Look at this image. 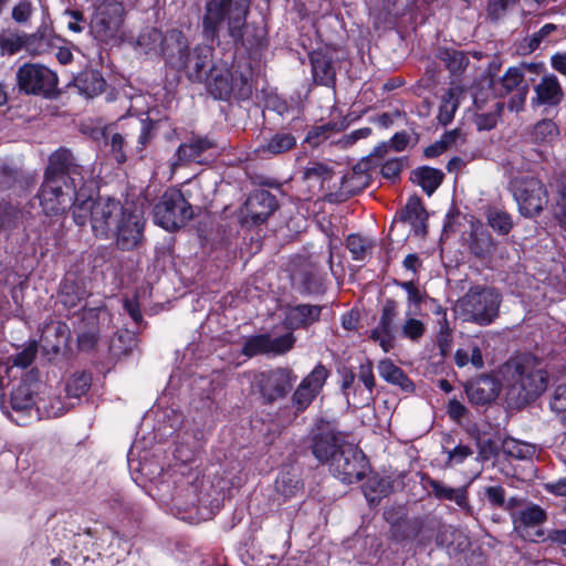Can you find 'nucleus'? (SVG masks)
<instances>
[{
  "instance_id": "44",
  "label": "nucleus",
  "mask_w": 566,
  "mask_h": 566,
  "mask_svg": "<svg viewBox=\"0 0 566 566\" xmlns=\"http://www.w3.org/2000/svg\"><path fill=\"white\" fill-rule=\"evenodd\" d=\"M489 226L501 235H506L513 228L512 217L499 208H490L486 211Z\"/></svg>"
},
{
  "instance_id": "25",
  "label": "nucleus",
  "mask_w": 566,
  "mask_h": 566,
  "mask_svg": "<svg viewBox=\"0 0 566 566\" xmlns=\"http://www.w3.org/2000/svg\"><path fill=\"white\" fill-rule=\"evenodd\" d=\"M216 142L208 136H193L186 143L179 145L176 150L177 164L188 163L201 164V157L210 149L216 148Z\"/></svg>"
},
{
  "instance_id": "15",
  "label": "nucleus",
  "mask_w": 566,
  "mask_h": 566,
  "mask_svg": "<svg viewBox=\"0 0 566 566\" xmlns=\"http://www.w3.org/2000/svg\"><path fill=\"white\" fill-rule=\"evenodd\" d=\"M328 370L322 364H318L314 369L302 379L292 396V407L297 411H304L315 399L322 390Z\"/></svg>"
},
{
  "instance_id": "1",
  "label": "nucleus",
  "mask_w": 566,
  "mask_h": 566,
  "mask_svg": "<svg viewBox=\"0 0 566 566\" xmlns=\"http://www.w3.org/2000/svg\"><path fill=\"white\" fill-rule=\"evenodd\" d=\"M91 172L80 165L67 148H59L49 157L38 198L46 216H57L80 203V192H87Z\"/></svg>"
},
{
  "instance_id": "34",
  "label": "nucleus",
  "mask_w": 566,
  "mask_h": 566,
  "mask_svg": "<svg viewBox=\"0 0 566 566\" xmlns=\"http://www.w3.org/2000/svg\"><path fill=\"white\" fill-rule=\"evenodd\" d=\"M444 174L442 170L429 166L418 167L411 172V180L431 196L442 184Z\"/></svg>"
},
{
  "instance_id": "22",
  "label": "nucleus",
  "mask_w": 566,
  "mask_h": 566,
  "mask_svg": "<svg viewBox=\"0 0 566 566\" xmlns=\"http://www.w3.org/2000/svg\"><path fill=\"white\" fill-rule=\"evenodd\" d=\"M465 392L471 403L484 406L493 402L500 394V382L483 375L465 384Z\"/></svg>"
},
{
  "instance_id": "62",
  "label": "nucleus",
  "mask_w": 566,
  "mask_h": 566,
  "mask_svg": "<svg viewBox=\"0 0 566 566\" xmlns=\"http://www.w3.org/2000/svg\"><path fill=\"white\" fill-rule=\"evenodd\" d=\"M336 124H323L319 126L313 127L308 133L306 139L314 145H317L321 139L327 138V133L334 129Z\"/></svg>"
},
{
  "instance_id": "29",
  "label": "nucleus",
  "mask_w": 566,
  "mask_h": 566,
  "mask_svg": "<svg viewBox=\"0 0 566 566\" xmlns=\"http://www.w3.org/2000/svg\"><path fill=\"white\" fill-rule=\"evenodd\" d=\"M536 96L533 103L538 105L556 106L563 99V90L555 75H545L535 86Z\"/></svg>"
},
{
  "instance_id": "11",
  "label": "nucleus",
  "mask_w": 566,
  "mask_h": 566,
  "mask_svg": "<svg viewBox=\"0 0 566 566\" xmlns=\"http://www.w3.org/2000/svg\"><path fill=\"white\" fill-rule=\"evenodd\" d=\"M145 218L143 211L126 203L124 213L111 233L116 239V245L123 251H130L137 248L144 239Z\"/></svg>"
},
{
  "instance_id": "7",
  "label": "nucleus",
  "mask_w": 566,
  "mask_h": 566,
  "mask_svg": "<svg viewBox=\"0 0 566 566\" xmlns=\"http://www.w3.org/2000/svg\"><path fill=\"white\" fill-rule=\"evenodd\" d=\"M93 13L90 32L99 42L109 43L119 36L125 9L119 0H88Z\"/></svg>"
},
{
  "instance_id": "20",
  "label": "nucleus",
  "mask_w": 566,
  "mask_h": 566,
  "mask_svg": "<svg viewBox=\"0 0 566 566\" xmlns=\"http://www.w3.org/2000/svg\"><path fill=\"white\" fill-rule=\"evenodd\" d=\"M45 45H48L46 29H39L30 35L10 31L0 34L1 51L9 55L18 53L23 48L32 53H41Z\"/></svg>"
},
{
  "instance_id": "37",
  "label": "nucleus",
  "mask_w": 566,
  "mask_h": 566,
  "mask_svg": "<svg viewBox=\"0 0 566 566\" xmlns=\"http://www.w3.org/2000/svg\"><path fill=\"white\" fill-rule=\"evenodd\" d=\"M378 373L382 379L392 385L399 386L405 391H411L413 389L412 381L403 370L389 359H384L379 363Z\"/></svg>"
},
{
  "instance_id": "41",
  "label": "nucleus",
  "mask_w": 566,
  "mask_h": 566,
  "mask_svg": "<svg viewBox=\"0 0 566 566\" xmlns=\"http://www.w3.org/2000/svg\"><path fill=\"white\" fill-rule=\"evenodd\" d=\"M275 490L282 494L284 499H290L302 492L303 483L296 473L286 471L277 476Z\"/></svg>"
},
{
  "instance_id": "47",
  "label": "nucleus",
  "mask_w": 566,
  "mask_h": 566,
  "mask_svg": "<svg viewBox=\"0 0 566 566\" xmlns=\"http://www.w3.org/2000/svg\"><path fill=\"white\" fill-rule=\"evenodd\" d=\"M35 403L29 386L20 385L13 389L11 394V407L14 411H27Z\"/></svg>"
},
{
  "instance_id": "42",
  "label": "nucleus",
  "mask_w": 566,
  "mask_h": 566,
  "mask_svg": "<svg viewBox=\"0 0 566 566\" xmlns=\"http://www.w3.org/2000/svg\"><path fill=\"white\" fill-rule=\"evenodd\" d=\"M558 135V127L552 119H542L534 125L531 132V139L537 144H551Z\"/></svg>"
},
{
  "instance_id": "33",
  "label": "nucleus",
  "mask_w": 566,
  "mask_h": 566,
  "mask_svg": "<svg viewBox=\"0 0 566 566\" xmlns=\"http://www.w3.org/2000/svg\"><path fill=\"white\" fill-rule=\"evenodd\" d=\"M86 295L85 287L75 279L66 276L61 283L59 300L69 310L80 306Z\"/></svg>"
},
{
  "instance_id": "56",
  "label": "nucleus",
  "mask_w": 566,
  "mask_h": 566,
  "mask_svg": "<svg viewBox=\"0 0 566 566\" xmlns=\"http://www.w3.org/2000/svg\"><path fill=\"white\" fill-rule=\"evenodd\" d=\"M346 247L352 253L354 260L360 261L365 258L367 252V244L361 237L357 234L348 235L346 240Z\"/></svg>"
},
{
  "instance_id": "8",
  "label": "nucleus",
  "mask_w": 566,
  "mask_h": 566,
  "mask_svg": "<svg viewBox=\"0 0 566 566\" xmlns=\"http://www.w3.org/2000/svg\"><path fill=\"white\" fill-rule=\"evenodd\" d=\"M154 221L167 231H175L185 226L192 217L191 205L181 191L168 189L155 205Z\"/></svg>"
},
{
  "instance_id": "4",
  "label": "nucleus",
  "mask_w": 566,
  "mask_h": 566,
  "mask_svg": "<svg viewBox=\"0 0 566 566\" xmlns=\"http://www.w3.org/2000/svg\"><path fill=\"white\" fill-rule=\"evenodd\" d=\"M94 184L85 192H80V203L73 210V219L77 226H84L90 220L92 231L95 237L108 239L113 232L117 220L124 213L126 205H122L119 200L99 197L93 199Z\"/></svg>"
},
{
  "instance_id": "38",
  "label": "nucleus",
  "mask_w": 566,
  "mask_h": 566,
  "mask_svg": "<svg viewBox=\"0 0 566 566\" xmlns=\"http://www.w3.org/2000/svg\"><path fill=\"white\" fill-rule=\"evenodd\" d=\"M164 33L157 28H145L136 39V49L145 54L159 55Z\"/></svg>"
},
{
  "instance_id": "27",
  "label": "nucleus",
  "mask_w": 566,
  "mask_h": 566,
  "mask_svg": "<svg viewBox=\"0 0 566 566\" xmlns=\"http://www.w3.org/2000/svg\"><path fill=\"white\" fill-rule=\"evenodd\" d=\"M340 389L347 403L354 408L366 407L374 400L373 392L356 382V375L352 370L342 373Z\"/></svg>"
},
{
  "instance_id": "58",
  "label": "nucleus",
  "mask_w": 566,
  "mask_h": 566,
  "mask_svg": "<svg viewBox=\"0 0 566 566\" xmlns=\"http://www.w3.org/2000/svg\"><path fill=\"white\" fill-rule=\"evenodd\" d=\"M304 175L306 179L317 178L327 180L332 178L333 170L331 167L323 163H312L308 167H306Z\"/></svg>"
},
{
  "instance_id": "49",
  "label": "nucleus",
  "mask_w": 566,
  "mask_h": 566,
  "mask_svg": "<svg viewBox=\"0 0 566 566\" xmlns=\"http://www.w3.org/2000/svg\"><path fill=\"white\" fill-rule=\"evenodd\" d=\"M518 1L520 0H488V18L493 22L500 21Z\"/></svg>"
},
{
  "instance_id": "63",
  "label": "nucleus",
  "mask_w": 566,
  "mask_h": 566,
  "mask_svg": "<svg viewBox=\"0 0 566 566\" xmlns=\"http://www.w3.org/2000/svg\"><path fill=\"white\" fill-rule=\"evenodd\" d=\"M484 342L478 343L476 340H470L468 344V349L470 353V363L475 368H482L484 365L483 357H482V345Z\"/></svg>"
},
{
  "instance_id": "54",
  "label": "nucleus",
  "mask_w": 566,
  "mask_h": 566,
  "mask_svg": "<svg viewBox=\"0 0 566 566\" xmlns=\"http://www.w3.org/2000/svg\"><path fill=\"white\" fill-rule=\"evenodd\" d=\"M504 450L509 455L516 459H526L534 453L533 446L514 439L504 442Z\"/></svg>"
},
{
  "instance_id": "35",
  "label": "nucleus",
  "mask_w": 566,
  "mask_h": 566,
  "mask_svg": "<svg viewBox=\"0 0 566 566\" xmlns=\"http://www.w3.org/2000/svg\"><path fill=\"white\" fill-rule=\"evenodd\" d=\"M437 57L444 63L449 72L454 75H461L469 65V56L461 50L453 48H441Z\"/></svg>"
},
{
  "instance_id": "60",
  "label": "nucleus",
  "mask_w": 566,
  "mask_h": 566,
  "mask_svg": "<svg viewBox=\"0 0 566 566\" xmlns=\"http://www.w3.org/2000/svg\"><path fill=\"white\" fill-rule=\"evenodd\" d=\"M358 384H363V387L367 388L368 390H370L373 392L374 390V387H375V377H374V373H373V365L371 363H366V364H361L359 366V370H358Z\"/></svg>"
},
{
  "instance_id": "52",
  "label": "nucleus",
  "mask_w": 566,
  "mask_h": 566,
  "mask_svg": "<svg viewBox=\"0 0 566 566\" xmlns=\"http://www.w3.org/2000/svg\"><path fill=\"white\" fill-rule=\"evenodd\" d=\"M483 495L493 509H505L506 491L502 485H488L483 488Z\"/></svg>"
},
{
  "instance_id": "30",
  "label": "nucleus",
  "mask_w": 566,
  "mask_h": 566,
  "mask_svg": "<svg viewBox=\"0 0 566 566\" xmlns=\"http://www.w3.org/2000/svg\"><path fill=\"white\" fill-rule=\"evenodd\" d=\"M368 161L367 159L366 161L358 163L350 171L343 176L340 189L344 192L355 195L368 187L370 181V176L367 172Z\"/></svg>"
},
{
  "instance_id": "53",
  "label": "nucleus",
  "mask_w": 566,
  "mask_h": 566,
  "mask_svg": "<svg viewBox=\"0 0 566 566\" xmlns=\"http://www.w3.org/2000/svg\"><path fill=\"white\" fill-rule=\"evenodd\" d=\"M426 332V326L422 321L408 317L401 326V335L410 340H419Z\"/></svg>"
},
{
  "instance_id": "48",
  "label": "nucleus",
  "mask_w": 566,
  "mask_h": 566,
  "mask_svg": "<svg viewBox=\"0 0 566 566\" xmlns=\"http://www.w3.org/2000/svg\"><path fill=\"white\" fill-rule=\"evenodd\" d=\"M545 520V511L539 505L532 504L518 512L515 522H518L520 524L530 527L539 525Z\"/></svg>"
},
{
  "instance_id": "13",
  "label": "nucleus",
  "mask_w": 566,
  "mask_h": 566,
  "mask_svg": "<svg viewBox=\"0 0 566 566\" xmlns=\"http://www.w3.org/2000/svg\"><path fill=\"white\" fill-rule=\"evenodd\" d=\"M296 375L289 367H277L261 371L255 376V385L268 402L285 397L292 389Z\"/></svg>"
},
{
  "instance_id": "26",
  "label": "nucleus",
  "mask_w": 566,
  "mask_h": 566,
  "mask_svg": "<svg viewBox=\"0 0 566 566\" xmlns=\"http://www.w3.org/2000/svg\"><path fill=\"white\" fill-rule=\"evenodd\" d=\"M416 0H381L380 7L371 14L375 24L379 27L392 25L398 18L413 9Z\"/></svg>"
},
{
  "instance_id": "19",
  "label": "nucleus",
  "mask_w": 566,
  "mask_h": 566,
  "mask_svg": "<svg viewBox=\"0 0 566 566\" xmlns=\"http://www.w3.org/2000/svg\"><path fill=\"white\" fill-rule=\"evenodd\" d=\"M277 209L275 197L265 189H259L250 193L244 202L242 216L244 222L251 221L252 224H260Z\"/></svg>"
},
{
  "instance_id": "40",
  "label": "nucleus",
  "mask_w": 566,
  "mask_h": 566,
  "mask_svg": "<svg viewBox=\"0 0 566 566\" xmlns=\"http://www.w3.org/2000/svg\"><path fill=\"white\" fill-rule=\"evenodd\" d=\"M76 83L78 88L90 97H93L102 93L106 85L105 80L96 71H86L82 73L76 78Z\"/></svg>"
},
{
  "instance_id": "46",
  "label": "nucleus",
  "mask_w": 566,
  "mask_h": 566,
  "mask_svg": "<svg viewBox=\"0 0 566 566\" xmlns=\"http://www.w3.org/2000/svg\"><path fill=\"white\" fill-rule=\"evenodd\" d=\"M301 291L305 294H318L324 291V276L316 270L305 271L300 280Z\"/></svg>"
},
{
  "instance_id": "5",
  "label": "nucleus",
  "mask_w": 566,
  "mask_h": 566,
  "mask_svg": "<svg viewBox=\"0 0 566 566\" xmlns=\"http://www.w3.org/2000/svg\"><path fill=\"white\" fill-rule=\"evenodd\" d=\"M251 69L245 65L243 69L238 66L232 71L227 62L217 61L211 65V70L203 80L209 93L218 99H228L231 94H237L240 98H248L252 93Z\"/></svg>"
},
{
  "instance_id": "50",
  "label": "nucleus",
  "mask_w": 566,
  "mask_h": 566,
  "mask_svg": "<svg viewBox=\"0 0 566 566\" xmlns=\"http://www.w3.org/2000/svg\"><path fill=\"white\" fill-rule=\"evenodd\" d=\"M558 25L554 23L544 24L537 32L527 38V46L531 51H535L543 42H549L553 33L558 31Z\"/></svg>"
},
{
  "instance_id": "51",
  "label": "nucleus",
  "mask_w": 566,
  "mask_h": 566,
  "mask_svg": "<svg viewBox=\"0 0 566 566\" xmlns=\"http://www.w3.org/2000/svg\"><path fill=\"white\" fill-rule=\"evenodd\" d=\"M549 407L562 421L566 422V385H558L554 389Z\"/></svg>"
},
{
  "instance_id": "43",
  "label": "nucleus",
  "mask_w": 566,
  "mask_h": 566,
  "mask_svg": "<svg viewBox=\"0 0 566 566\" xmlns=\"http://www.w3.org/2000/svg\"><path fill=\"white\" fill-rule=\"evenodd\" d=\"M311 63L314 80L318 84L329 85L334 81V71L331 61L324 55H313Z\"/></svg>"
},
{
  "instance_id": "39",
  "label": "nucleus",
  "mask_w": 566,
  "mask_h": 566,
  "mask_svg": "<svg viewBox=\"0 0 566 566\" xmlns=\"http://www.w3.org/2000/svg\"><path fill=\"white\" fill-rule=\"evenodd\" d=\"M460 95L461 90L459 87H451L443 94L438 114L440 124L448 125L451 123L459 106Z\"/></svg>"
},
{
  "instance_id": "6",
  "label": "nucleus",
  "mask_w": 566,
  "mask_h": 566,
  "mask_svg": "<svg viewBox=\"0 0 566 566\" xmlns=\"http://www.w3.org/2000/svg\"><path fill=\"white\" fill-rule=\"evenodd\" d=\"M500 304L501 295L495 289L475 286L457 302L455 310L463 321L486 326L497 317Z\"/></svg>"
},
{
  "instance_id": "59",
  "label": "nucleus",
  "mask_w": 566,
  "mask_h": 566,
  "mask_svg": "<svg viewBox=\"0 0 566 566\" xmlns=\"http://www.w3.org/2000/svg\"><path fill=\"white\" fill-rule=\"evenodd\" d=\"M38 348L35 344H30L13 358V365L22 368L29 367L35 358Z\"/></svg>"
},
{
  "instance_id": "23",
  "label": "nucleus",
  "mask_w": 566,
  "mask_h": 566,
  "mask_svg": "<svg viewBox=\"0 0 566 566\" xmlns=\"http://www.w3.org/2000/svg\"><path fill=\"white\" fill-rule=\"evenodd\" d=\"M427 218L428 213L420 198L412 196L407 200L405 207L396 213L395 222L409 223L415 235L424 237L427 233Z\"/></svg>"
},
{
  "instance_id": "61",
  "label": "nucleus",
  "mask_w": 566,
  "mask_h": 566,
  "mask_svg": "<svg viewBox=\"0 0 566 566\" xmlns=\"http://www.w3.org/2000/svg\"><path fill=\"white\" fill-rule=\"evenodd\" d=\"M32 13L31 3L27 0L20 1L12 9V19L15 22L23 23L27 22Z\"/></svg>"
},
{
  "instance_id": "28",
  "label": "nucleus",
  "mask_w": 566,
  "mask_h": 566,
  "mask_svg": "<svg viewBox=\"0 0 566 566\" xmlns=\"http://www.w3.org/2000/svg\"><path fill=\"white\" fill-rule=\"evenodd\" d=\"M524 82V72L521 67H510L501 78V84L504 88V93H511L516 90L517 94L510 102L511 111L518 112L526 99L527 84Z\"/></svg>"
},
{
  "instance_id": "18",
  "label": "nucleus",
  "mask_w": 566,
  "mask_h": 566,
  "mask_svg": "<svg viewBox=\"0 0 566 566\" xmlns=\"http://www.w3.org/2000/svg\"><path fill=\"white\" fill-rule=\"evenodd\" d=\"M311 450L315 459L321 463L329 464L332 458L337 454L340 444L346 441L328 426H317L312 431Z\"/></svg>"
},
{
  "instance_id": "3",
  "label": "nucleus",
  "mask_w": 566,
  "mask_h": 566,
  "mask_svg": "<svg viewBox=\"0 0 566 566\" xmlns=\"http://www.w3.org/2000/svg\"><path fill=\"white\" fill-rule=\"evenodd\" d=\"M506 390L507 403L522 408L538 398L547 388L548 376L537 358L520 355L507 360L500 369Z\"/></svg>"
},
{
  "instance_id": "16",
  "label": "nucleus",
  "mask_w": 566,
  "mask_h": 566,
  "mask_svg": "<svg viewBox=\"0 0 566 566\" xmlns=\"http://www.w3.org/2000/svg\"><path fill=\"white\" fill-rule=\"evenodd\" d=\"M399 315V305L392 298H387L381 307L378 325L370 331V338L378 343L384 352H389L394 346Z\"/></svg>"
},
{
  "instance_id": "21",
  "label": "nucleus",
  "mask_w": 566,
  "mask_h": 566,
  "mask_svg": "<svg viewBox=\"0 0 566 566\" xmlns=\"http://www.w3.org/2000/svg\"><path fill=\"white\" fill-rule=\"evenodd\" d=\"M189 42L179 29H171L164 33L163 50L160 54L172 69H180V63L189 53Z\"/></svg>"
},
{
  "instance_id": "64",
  "label": "nucleus",
  "mask_w": 566,
  "mask_h": 566,
  "mask_svg": "<svg viewBox=\"0 0 566 566\" xmlns=\"http://www.w3.org/2000/svg\"><path fill=\"white\" fill-rule=\"evenodd\" d=\"M472 453L469 447L459 444L448 452V460L452 464H460Z\"/></svg>"
},
{
  "instance_id": "14",
  "label": "nucleus",
  "mask_w": 566,
  "mask_h": 566,
  "mask_svg": "<svg viewBox=\"0 0 566 566\" xmlns=\"http://www.w3.org/2000/svg\"><path fill=\"white\" fill-rule=\"evenodd\" d=\"M293 333L272 337L270 334H259L250 336L245 339L242 354L248 357L256 355L280 356L290 352L295 344Z\"/></svg>"
},
{
  "instance_id": "17",
  "label": "nucleus",
  "mask_w": 566,
  "mask_h": 566,
  "mask_svg": "<svg viewBox=\"0 0 566 566\" xmlns=\"http://www.w3.org/2000/svg\"><path fill=\"white\" fill-rule=\"evenodd\" d=\"M213 52L214 50L210 45H197L189 51L178 70H182L189 81L202 83L207 78L211 65L217 63L213 61Z\"/></svg>"
},
{
  "instance_id": "31",
  "label": "nucleus",
  "mask_w": 566,
  "mask_h": 566,
  "mask_svg": "<svg viewBox=\"0 0 566 566\" xmlns=\"http://www.w3.org/2000/svg\"><path fill=\"white\" fill-rule=\"evenodd\" d=\"M296 145V138L293 134L279 132L272 135L268 140L262 143L256 153L264 157L284 154Z\"/></svg>"
},
{
  "instance_id": "10",
  "label": "nucleus",
  "mask_w": 566,
  "mask_h": 566,
  "mask_svg": "<svg viewBox=\"0 0 566 566\" xmlns=\"http://www.w3.org/2000/svg\"><path fill=\"white\" fill-rule=\"evenodd\" d=\"M328 465L333 475L342 482L350 484L364 478L367 461L355 444L345 442L340 444V449Z\"/></svg>"
},
{
  "instance_id": "24",
  "label": "nucleus",
  "mask_w": 566,
  "mask_h": 566,
  "mask_svg": "<svg viewBox=\"0 0 566 566\" xmlns=\"http://www.w3.org/2000/svg\"><path fill=\"white\" fill-rule=\"evenodd\" d=\"M323 307L312 304L287 306L284 311L283 325L292 331L307 328L321 317Z\"/></svg>"
},
{
  "instance_id": "12",
  "label": "nucleus",
  "mask_w": 566,
  "mask_h": 566,
  "mask_svg": "<svg viewBox=\"0 0 566 566\" xmlns=\"http://www.w3.org/2000/svg\"><path fill=\"white\" fill-rule=\"evenodd\" d=\"M18 85L27 94L51 97L57 86V76L50 69L39 64H24L18 73Z\"/></svg>"
},
{
  "instance_id": "9",
  "label": "nucleus",
  "mask_w": 566,
  "mask_h": 566,
  "mask_svg": "<svg viewBox=\"0 0 566 566\" xmlns=\"http://www.w3.org/2000/svg\"><path fill=\"white\" fill-rule=\"evenodd\" d=\"M510 189L517 203L520 213L525 218L538 216L548 203L545 185L534 177H514Z\"/></svg>"
},
{
  "instance_id": "45",
  "label": "nucleus",
  "mask_w": 566,
  "mask_h": 566,
  "mask_svg": "<svg viewBox=\"0 0 566 566\" xmlns=\"http://www.w3.org/2000/svg\"><path fill=\"white\" fill-rule=\"evenodd\" d=\"M92 377L87 373H76L66 382L65 390L69 398H80L91 387Z\"/></svg>"
},
{
  "instance_id": "2",
  "label": "nucleus",
  "mask_w": 566,
  "mask_h": 566,
  "mask_svg": "<svg viewBox=\"0 0 566 566\" xmlns=\"http://www.w3.org/2000/svg\"><path fill=\"white\" fill-rule=\"evenodd\" d=\"M251 0H209L205 7L202 29L206 39L214 41L226 25L229 36L250 53H259L268 46L266 32L262 27L248 25L247 17Z\"/></svg>"
},
{
  "instance_id": "57",
  "label": "nucleus",
  "mask_w": 566,
  "mask_h": 566,
  "mask_svg": "<svg viewBox=\"0 0 566 566\" xmlns=\"http://www.w3.org/2000/svg\"><path fill=\"white\" fill-rule=\"evenodd\" d=\"M99 338L98 329L95 326L90 327L86 331H82L77 335L78 347L82 350H91L96 345Z\"/></svg>"
},
{
  "instance_id": "55",
  "label": "nucleus",
  "mask_w": 566,
  "mask_h": 566,
  "mask_svg": "<svg viewBox=\"0 0 566 566\" xmlns=\"http://www.w3.org/2000/svg\"><path fill=\"white\" fill-rule=\"evenodd\" d=\"M38 409H43L45 416L49 418H56L64 415L69 409V406L60 397H55L49 401L41 400L38 402Z\"/></svg>"
},
{
  "instance_id": "36",
  "label": "nucleus",
  "mask_w": 566,
  "mask_h": 566,
  "mask_svg": "<svg viewBox=\"0 0 566 566\" xmlns=\"http://www.w3.org/2000/svg\"><path fill=\"white\" fill-rule=\"evenodd\" d=\"M363 491L369 504H377L382 497L391 493L392 483L389 478L373 475L364 483Z\"/></svg>"
},
{
  "instance_id": "32",
  "label": "nucleus",
  "mask_w": 566,
  "mask_h": 566,
  "mask_svg": "<svg viewBox=\"0 0 566 566\" xmlns=\"http://www.w3.org/2000/svg\"><path fill=\"white\" fill-rule=\"evenodd\" d=\"M469 248L475 256L485 258L493 253L495 242L491 233L482 224L472 223Z\"/></svg>"
}]
</instances>
